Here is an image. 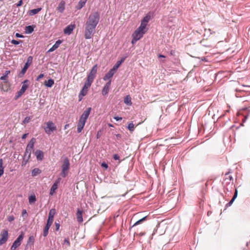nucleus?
<instances>
[{"mask_svg": "<svg viewBox=\"0 0 250 250\" xmlns=\"http://www.w3.org/2000/svg\"><path fill=\"white\" fill-rule=\"evenodd\" d=\"M99 20L100 14L98 12H95L90 14L85 23L84 37L86 39L92 38Z\"/></svg>", "mask_w": 250, "mask_h": 250, "instance_id": "1", "label": "nucleus"}, {"mask_svg": "<svg viewBox=\"0 0 250 250\" xmlns=\"http://www.w3.org/2000/svg\"><path fill=\"white\" fill-rule=\"evenodd\" d=\"M97 71V64H95L92 68L90 73L87 76L86 81L84 83V84L81 90L79 95V101H81L83 97L85 96L87 93L88 89L91 86L94 78L96 77V75Z\"/></svg>", "mask_w": 250, "mask_h": 250, "instance_id": "2", "label": "nucleus"}, {"mask_svg": "<svg viewBox=\"0 0 250 250\" xmlns=\"http://www.w3.org/2000/svg\"><path fill=\"white\" fill-rule=\"evenodd\" d=\"M91 110V108L88 107L84 111L80 117L77 125V132L78 133H80L82 131L83 127L84 126L86 121L89 117Z\"/></svg>", "mask_w": 250, "mask_h": 250, "instance_id": "3", "label": "nucleus"}, {"mask_svg": "<svg viewBox=\"0 0 250 250\" xmlns=\"http://www.w3.org/2000/svg\"><path fill=\"white\" fill-rule=\"evenodd\" d=\"M45 132L50 135L51 133L57 130V126L55 124L51 121L45 122L42 126Z\"/></svg>", "mask_w": 250, "mask_h": 250, "instance_id": "4", "label": "nucleus"}, {"mask_svg": "<svg viewBox=\"0 0 250 250\" xmlns=\"http://www.w3.org/2000/svg\"><path fill=\"white\" fill-rule=\"evenodd\" d=\"M70 167V163L67 158H65L62 161V171L61 175L62 177H65L68 174V171Z\"/></svg>", "mask_w": 250, "mask_h": 250, "instance_id": "5", "label": "nucleus"}, {"mask_svg": "<svg viewBox=\"0 0 250 250\" xmlns=\"http://www.w3.org/2000/svg\"><path fill=\"white\" fill-rule=\"evenodd\" d=\"M28 81L27 80H24L22 83V86L21 89L17 93L14 99L17 100L18 99L26 90L28 87Z\"/></svg>", "mask_w": 250, "mask_h": 250, "instance_id": "6", "label": "nucleus"}, {"mask_svg": "<svg viewBox=\"0 0 250 250\" xmlns=\"http://www.w3.org/2000/svg\"><path fill=\"white\" fill-rule=\"evenodd\" d=\"M145 33V32H141L136 29L132 35V40L131 41V43L133 44L135 43L137 41L139 40L143 37Z\"/></svg>", "mask_w": 250, "mask_h": 250, "instance_id": "7", "label": "nucleus"}, {"mask_svg": "<svg viewBox=\"0 0 250 250\" xmlns=\"http://www.w3.org/2000/svg\"><path fill=\"white\" fill-rule=\"evenodd\" d=\"M23 238V234L22 233L16 239V240L13 243L12 246L11 247V250H15L18 247H19L21 244V242Z\"/></svg>", "mask_w": 250, "mask_h": 250, "instance_id": "8", "label": "nucleus"}, {"mask_svg": "<svg viewBox=\"0 0 250 250\" xmlns=\"http://www.w3.org/2000/svg\"><path fill=\"white\" fill-rule=\"evenodd\" d=\"M1 238L0 239V245L5 243L8 239V232L6 230H2L0 233Z\"/></svg>", "mask_w": 250, "mask_h": 250, "instance_id": "9", "label": "nucleus"}, {"mask_svg": "<svg viewBox=\"0 0 250 250\" xmlns=\"http://www.w3.org/2000/svg\"><path fill=\"white\" fill-rule=\"evenodd\" d=\"M32 57L31 56H29L27 58V62L25 63L24 67H23V68L22 69V70L21 71V73H22V74L23 75L25 74L27 69L28 68L29 65H30V64L32 62Z\"/></svg>", "mask_w": 250, "mask_h": 250, "instance_id": "10", "label": "nucleus"}, {"mask_svg": "<svg viewBox=\"0 0 250 250\" xmlns=\"http://www.w3.org/2000/svg\"><path fill=\"white\" fill-rule=\"evenodd\" d=\"M111 83V81L109 80L104 85V87L102 89V91L103 95L105 96L108 94V93L109 91Z\"/></svg>", "mask_w": 250, "mask_h": 250, "instance_id": "11", "label": "nucleus"}, {"mask_svg": "<svg viewBox=\"0 0 250 250\" xmlns=\"http://www.w3.org/2000/svg\"><path fill=\"white\" fill-rule=\"evenodd\" d=\"M115 72H116L111 68L104 77L103 80L104 81L111 80V78L113 76Z\"/></svg>", "mask_w": 250, "mask_h": 250, "instance_id": "12", "label": "nucleus"}, {"mask_svg": "<svg viewBox=\"0 0 250 250\" xmlns=\"http://www.w3.org/2000/svg\"><path fill=\"white\" fill-rule=\"evenodd\" d=\"M75 27V24H70L67 26L63 30V32L65 34L70 35L71 34L73 30Z\"/></svg>", "mask_w": 250, "mask_h": 250, "instance_id": "13", "label": "nucleus"}, {"mask_svg": "<svg viewBox=\"0 0 250 250\" xmlns=\"http://www.w3.org/2000/svg\"><path fill=\"white\" fill-rule=\"evenodd\" d=\"M4 83H5V84H3L2 83L0 84V89L2 91H3L4 92H7L10 89V85L8 83L7 81H4Z\"/></svg>", "mask_w": 250, "mask_h": 250, "instance_id": "14", "label": "nucleus"}, {"mask_svg": "<svg viewBox=\"0 0 250 250\" xmlns=\"http://www.w3.org/2000/svg\"><path fill=\"white\" fill-rule=\"evenodd\" d=\"M83 211L81 210L80 209L78 208L77 213H76V218L77 219V221L79 223H82L83 222Z\"/></svg>", "mask_w": 250, "mask_h": 250, "instance_id": "15", "label": "nucleus"}, {"mask_svg": "<svg viewBox=\"0 0 250 250\" xmlns=\"http://www.w3.org/2000/svg\"><path fill=\"white\" fill-rule=\"evenodd\" d=\"M62 42V41L60 40H59L57 41H56L55 43L52 46V47L51 48H50L49 49L48 52H53L54 50H55L56 49H57L59 47V46H60V45L61 44Z\"/></svg>", "mask_w": 250, "mask_h": 250, "instance_id": "16", "label": "nucleus"}, {"mask_svg": "<svg viewBox=\"0 0 250 250\" xmlns=\"http://www.w3.org/2000/svg\"><path fill=\"white\" fill-rule=\"evenodd\" d=\"M59 183L58 181H56L52 185L50 191V194L51 195H53L55 192L56 190L58 188Z\"/></svg>", "mask_w": 250, "mask_h": 250, "instance_id": "17", "label": "nucleus"}, {"mask_svg": "<svg viewBox=\"0 0 250 250\" xmlns=\"http://www.w3.org/2000/svg\"><path fill=\"white\" fill-rule=\"evenodd\" d=\"M35 155L37 160H42L43 158V153L40 150H37L35 152Z\"/></svg>", "mask_w": 250, "mask_h": 250, "instance_id": "18", "label": "nucleus"}, {"mask_svg": "<svg viewBox=\"0 0 250 250\" xmlns=\"http://www.w3.org/2000/svg\"><path fill=\"white\" fill-rule=\"evenodd\" d=\"M57 9L58 10V11H59L61 13H62L65 9V2L63 0H62L60 2Z\"/></svg>", "mask_w": 250, "mask_h": 250, "instance_id": "19", "label": "nucleus"}, {"mask_svg": "<svg viewBox=\"0 0 250 250\" xmlns=\"http://www.w3.org/2000/svg\"><path fill=\"white\" fill-rule=\"evenodd\" d=\"M237 194H238V191H237V190L236 189H235V193L234 194V195L232 197V198L231 199V200L226 204V207L227 208L228 207H230L232 204V203H233L234 201L235 200V199L236 198V197H237Z\"/></svg>", "mask_w": 250, "mask_h": 250, "instance_id": "20", "label": "nucleus"}, {"mask_svg": "<svg viewBox=\"0 0 250 250\" xmlns=\"http://www.w3.org/2000/svg\"><path fill=\"white\" fill-rule=\"evenodd\" d=\"M35 142L36 139L35 138H33L32 139H31V140L30 141L29 143H28L26 146L27 149H31V150H32Z\"/></svg>", "mask_w": 250, "mask_h": 250, "instance_id": "21", "label": "nucleus"}, {"mask_svg": "<svg viewBox=\"0 0 250 250\" xmlns=\"http://www.w3.org/2000/svg\"><path fill=\"white\" fill-rule=\"evenodd\" d=\"M41 10L42 8H38L37 9H32L29 11L28 14L30 16H33L37 14L38 12L41 11Z\"/></svg>", "mask_w": 250, "mask_h": 250, "instance_id": "22", "label": "nucleus"}, {"mask_svg": "<svg viewBox=\"0 0 250 250\" xmlns=\"http://www.w3.org/2000/svg\"><path fill=\"white\" fill-rule=\"evenodd\" d=\"M54 84V81L51 79L44 82V85L48 87H51Z\"/></svg>", "mask_w": 250, "mask_h": 250, "instance_id": "23", "label": "nucleus"}, {"mask_svg": "<svg viewBox=\"0 0 250 250\" xmlns=\"http://www.w3.org/2000/svg\"><path fill=\"white\" fill-rule=\"evenodd\" d=\"M86 1L87 0H80L77 6H76L77 9H80L83 7L84 6Z\"/></svg>", "mask_w": 250, "mask_h": 250, "instance_id": "24", "label": "nucleus"}, {"mask_svg": "<svg viewBox=\"0 0 250 250\" xmlns=\"http://www.w3.org/2000/svg\"><path fill=\"white\" fill-rule=\"evenodd\" d=\"M124 103L126 104L131 105L132 104L131 98L129 95H127L124 99Z\"/></svg>", "mask_w": 250, "mask_h": 250, "instance_id": "25", "label": "nucleus"}, {"mask_svg": "<svg viewBox=\"0 0 250 250\" xmlns=\"http://www.w3.org/2000/svg\"><path fill=\"white\" fill-rule=\"evenodd\" d=\"M146 25H147L146 24L141 22L140 26L137 29L141 32H146L145 29H146Z\"/></svg>", "mask_w": 250, "mask_h": 250, "instance_id": "26", "label": "nucleus"}, {"mask_svg": "<svg viewBox=\"0 0 250 250\" xmlns=\"http://www.w3.org/2000/svg\"><path fill=\"white\" fill-rule=\"evenodd\" d=\"M10 71L6 70L5 72L4 75L3 76H1L0 78V79L1 80L4 81V82L6 81H7L8 75V74H10Z\"/></svg>", "mask_w": 250, "mask_h": 250, "instance_id": "27", "label": "nucleus"}, {"mask_svg": "<svg viewBox=\"0 0 250 250\" xmlns=\"http://www.w3.org/2000/svg\"><path fill=\"white\" fill-rule=\"evenodd\" d=\"M4 173V167H3V160L0 159V176H1Z\"/></svg>", "mask_w": 250, "mask_h": 250, "instance_id": "28", "label": "nucleus"}, {"mask_svg": "<svg viewBox=\"0 0 250 250\" xmlns=\"http://www.w3.org/2000/svg\"><path fill=\"white\" fill-rule=\"evenodd\" d=\"M56 214V209L55 208H52L50 210L48 217L52 218L54 219V217L55 214Z\"/></svg>", "mask_w": 250, "mask_h": 250, "instance_id": "29", "label": "nucleus"}, {"mask_svg": "<svg viewBox=\"0 0 250 250\" xmlns=\"http://www.w3.org/2000/svg\"><path fill=\"white\" fill-rule=\"evenodd\" d=\"M51 226L46 225L45 227L43 229V235L45 237L48 233V230Z\"/></svg>", "mask_w": 250, "mask_h": 250, "instance_id": "30", "label": "nucleus"}, {"mask_svg": "<svg viewBox=\"0 0 250 250\" xmlns=\"http://www.w3.org/2000/svg\"><path fill=\"white\" fill-rule=\"evenodd\" d=\"M36 201V196L34 195H31L29 197V203L30 204L34 203Z\"/></svg>", "mask_w": 250, "mask_h": 250, "instance_id": "31", "label": "nucleus"}, {"mask_svg": "<svg viewBox=\"0 0 250 250\" xmlns=\"http://www.w3.org/2000/svg\"><path fill=\"white\" fill-rule=\"evenodd\" d=\"M146 216H145L143 218H142V219L138 220L136 223H135L134 224V225L131 227L132 228V227H134L141 223H142L143 221H145L146 220Z\"/></svg>", "mask_w": 250, "mask_h": 250, "instance_id": "32", "label": "nucleus"}, {"mask_svg": "<svg viewBox=\"0 0 250 250\" xmlns=\"http://www.w3.org/2000/svg\"><path fill=\"white\" fill-rule=\"evenodd\" d=\"M122 63V61H118L117 63L113 66L112 67V69L114 70L115 72H116L118 68L119 67L120 65Z\"/></svg>", "mask_w": 250, "mask_h": 250, "instance_id": "33", "label": "nucleus"}, {"mask_svg": "<svg viewBox=\"0 0 250 250\" xmlns=\"http://www.w3.org/2000/svg\"><path fill=\"white\" fill-rule=\"evenodd\" d=\"M41 173V170L39 168H34L32 171V174L33 176H36V175L40 174Z\"/></svg>", "mask_w": 250, "mask_h": 250, "instance_id": "34", "label": "nucleus"}, {"mask_svg": "<svg viewBox=\"0 0 250 250\" xmlns=\"http://www.w3.org/2000/svg\"><path fill=\"white\" fill-rule=\"evenodd\" d=\"M150 20V17L149 16H145L143 20L141 21L142 22H144V23H146L147 24V22Z\"/></svg>", "mask_w": 250, "mask_h": 250, "instance_id": "35", "label": "nucleus"}, {"mask_svg": "<svg viewBox=\"0 0 250 250\" xmlns=\"http://www.w3.org/2000/svg\"><path fill=\"white\" fill-rule=\"evenodd\" d=\"M33 28L31 26H27L26 27V32L31 33L33 31Z\"/></svg>", "mask_w": 250, "mask_h": 250, "instance_id": "36", "label": "nucleus"}, {"mask_svg": "<svg viewBox=\"0 0 250 250\" xmlns=\"http://www.w3.org/2000/svg\"><path fill=\"white\" fill-rule=\"evenodd\" d=\"M127 128L130 131H133L134 130V125L132 123H130L128 125Z\"/></svg>", "mask_w": 250, "mask_h": 250, "instance_id": "37", "label": "nucleus"}, {"mask_svg": "<svg viewBox=\"0 0 250 250\" xmlns=\"http://www.w3.org/2000/svg\"><path fill=\"white\" fill-rule=\"evenodd\" d=\"M32 150L31 149H27V148H26V150L24 153V155L26 156L28 155V159L30 157V155L31 154Z\"/></svg>", "mask_w": 250, "mask_h": 250, "instance_id": "38", "label": "nucleus"}, {"mask_svg": "<svg viewBox=\"0 0 250 250\" xmlns=\"http://www.w3.org/2000/svg\"><path fill=\"white\" fill-rule=\"evenodd\" d=\"M53 218L48 217L47 223L46 225L51 226L53 223Z\"/></svg>", "mask_w": 250, "mask_h": 250, "instance_id": "39", "label": "nucleus"}, {"mask_svg": "<svg viewBox=\"0 0 250 250\" xmlns=\"http://www.w3.org/2000/svg\"><path fill=\"white\" fill-rule=\"evenodd\" d=\"M30 120H31V118L30 117H26V118H25V119L23 121V123L24 124H27L30 122Z\"/></svg>", "mask_w": 250, "mask_h": 250, "instance_id": "40", "label": "nucleus"}, {"mask_svg": "<svg viewBox=\"0 0 250 250\" xmlns=\"http://www.w3.org/2000/svg\"><path fill=\"white\" fill-rule=\"evenodd\" d=\"M20 42H21V41H18L15 40H12L11 41V43L15 45L19 44Z\"/></svg>", "mask_w": 250, "mask_h": 250, "instance_id": "41", "label": "nucleus"}, {"mask_svg": "<svg viewBox=\"0 0 250 250\" xmlns=\"http://www.w3.org/2000/svg\"><path fill=\"white\" fill-rule=\"evenodd\" d=\"M44 77L43 74H40L36 79V81H39L40 79H42Z\"/></svg>", "mask_w": 250, "mask_h": 250, "instance_id": "42", "label": "nucleus"}, {"mask_svg": "<svg viewBox=\"0 0 250 250\" xmlns=\"http://www.w3.org/2000/svg\"><path fill=\"white\" fill-rule=\"evenodd\" d=\"M64 244H66L67 245V246H68V247L70 246V244L68 238L65 239V240L64 241Z\"/></svg>", "mask_w": 250, "mask_h": 250, "instance_id": "43", "label": "nucleus"}, {"mask_svg": "<svg viewBox=\"0 0 250 250\" xmlns=\"http://www.w3.org/2000/svg\"><path fill=\"white\" fill-rule=\"evenodd\" d=\"M7 220L9 222H11L14 220V217L13 216H9L7 218Z\"/></svg>", "mask_w": 250, "mask_h": 250, "instance_id": "44", "label": "nucleus"}, {"mask_svg": "<svg viewBox=\"0 0 250 250\" xmlns=\"http://www.w3.org/2000/svg\"><path fill=\"white\" fill-rule=\"evenodd\" d=\"M120 157L118 154H114L113 155V159L115 160H119Z\"/></svg>", "mask_w": 250, "mask_h": 250, "instance_id": "45", "label": "nucleus"}, {"mask_svg": "<svg viewBox=\"0 0 250 250\" xmlns=\"http://www.w3.org/2000/svg\"><path fill=\"white\" fill-rule=\"evenodd\" d=\"M22 0H20L17 4H16V5L17 7H19V6H21L22 4Z\"/></svg>", "mask_w": 250, "mask_h": 250, "instance_id": "46", "label": "nucleus"}, {"mask_svg": "<svg viewBox=\"0 0 250 250\" xmlns=\"http://www.w3.org/2000/svg\"><path fill=\"white\" fill-rule=\"evenodd\" d=\"M56 230H58L59 229L60 225L59 223H55Z\"/></svg>", "mask_w": 250, "mask_h": 250, "instance_id": "47", "label": "nucleus"}, {"mask_svg": "<svg viewBox=\"0 0 250 250\" xmlns=\"http://www.w3.org/2000/svg\"><path fill=\"white\" fill-rule=\"evenodd\" d=\"M114 119L115 120H116V121H120V120H122V117H117V116H116V117H114Z\"/></svg>", "mask_w": 250, "mask_h": 250, "instance_id": "48", "label": "nucleus"}, {"mask_svg": "<svg viewBox=\"0 0 250 250\" xmlns=\"http://www.w3.org/2000/svg\"><path fill=\"white\" fill-rule=\"evenodd\" d=\"M102 167H105V168H107L108 167V166L105 163H102Z\"/></svg>", "mask_w": 250, "mask_h": 250, "instance_id": "49", "label": "nucleus"}, {"mask_svg": "<svg viewBox=\"0 0 250 250\" xmlns=\"http://www.w3.org/2000/svg\"><path fill=\"white\" fill-rule=\"evenodd\" d=\"M34 241V237L33 236H30L29 238V240H28V243L30 241H32L33 242Z\"/></svg>", "mask_w": 250, "mask_h": 250, "instance_id": "50", "label": "nucleus"}, {"mask_svg": "<svg viewBox=\"0 0 250 250\" xmlns=\"http://www.w3.org/2000/svg\"><path fill=\"white\" fill-rule=\"evenodd\" d=\"M16 36L17 37H18V38H22V37H23V36L21 35V34H20L19 33H16Z\"/></svg>", "mask_w": 250, "mask_h": 250, "instance_id": "51", "label": "nucleus"}, {"mask_svg": "<svg viewBox=\"0 0 250 250\" xmlns=\"http://www.w3.org/2000/svg\"><path fill=\"white\" fill-rule=\"evenodd\" d=\"M225 176H226V179H227L228 177L229 178L230 180H231V179H232V177H231V176H230V175H229L228 174H227H227H226Z\"/></svg>", "mask_w": 250, "mask_h": 250, "instance_id": "52", "label": "nucleus"}, {"mask_svg": "<svg viewBox=\"0 0 250 250\" xmlns=\"http://www.w3.org/2000/svg\"><path fill=\"white\" fill-rule=\"evenodd\" d=\"M28 134L27 133H25V134H24L22 136V139H24L26 138V137H27Z\"/></svg>", "mask_w": 250, "mask_h": 250, "instance_id": "53", "label": "nucleus"}, {"mask_svg": "<svg viewBox=\"0 0 250 250\" xmlns=\"http://www.w3.org/2000/svg\"><path fill=\"white\" fill-rule=\"evenodd\" d=\"M27 213L26 210L25 209H23L22 212V214L23 216L24 214H26Z\"/></svg>", "mask_w": 250, "mask_h": 250, "instance_id": "54", "label": "nucleus"}, {"mask_svg": "<svg viewBox=\"0 0 250 250\" xmlns=\"http://www.w3.org/2000/svg\"><path fill=\"white\" fill-rule=\"evenodd\" d=\"M69 127V125L66 124L64 125V129H66Z\"/></svg>", "mask_w": 250, "mask_h": 250, "instance_id": "55", "label": "nucleus"}, {"mask_svg": "<svg viewBox=\"0 0 250 250\" xmlns=\"http://www.w3.org/2000/svg\"><path fill=\"white\" fill-rule=\"evenodd\" d=\"M158 57H159V58H165V56H164V55H161V54H160V55H158Z\"/></svg>", "mask_w": 250, "mask_h": 250, "instance_id": "56", "label": "nucleus"}, {"mask_svg": "<svg viewBox=\"0 0 250 250\" xmlns=\"http://www.w3.org/2000/svg\"><path fill=\"white\" fill-rule=\"evenodd\" d=\"M145 232H141L139 234V235H141V236H143L144 235H145Z\"/></svg>", "mask_w": 250, "mask_h": 250, "instance_id": "57", "label": "nucleus"}, {"mask_svg": "<svg viewBox=\"0 0 250 250\" xmlns=\"http://www.w3.org/2000/svg\"><path fill=\"white\" fill-rule=\"evenodd\" d=\"M26 161H25V162H23L22 163L21 166H24L26 165Z\"/></svg>", "mask_w": 250, "mask_h": 250, "instance_id": "58", "label": "nucleus"}, {"mask_svg": "<svg viewBox=\"0 0 250 250\" xmlns=\"http://www.w3.org/2000/svg\"><path fill=\"white\" fill-rule=\"evenodd\" d=\"M174 53V51L171 50V51H170V54H171V55H173Z\"/></svg>", "mask_w": 250, "mask_h": 250, "instance_id": "59", "label": "nucleus"}, {"mask_svg": "<svg viewBox=\"0 0 250 250\" xmlns=\"http://www.w3.org/2000/svg\"><path fill=\"white\" fill-rule=\"evenodd\" d=\"M108 125H109V126H110V127H112L113 126V125L111 124H109Z\"/></svg>", "mask_w": 250, "mask_h": 250, "instance_id": "60", "label": "nucleus"}, {"mask_svg": "<svg viewBox=\"0 0 250 250\" xmlns=\"http://www.w3.org/2000/svg\"><path fill=\"white\" fill-rule=\"evenodd\" d=\"M120 61H122V63L124 61V59H122Z\"/></svg>", "mask_w": 250, "mask_h": 250, "instance_id": "61", "label": "nucleus"}, {"mask_svg": "<svg viewBox=\"0 0 250 250\" xmlns=\"http://www.w3.org/2000/svg\"><path fill=\"white\" fill-rule=\"evenodd\" d=\"M99 133H98V134H97V138H99Z\"/></svg>", "mask_w": 250, "mask_h": 250, "instance_id": "62", "label": "nucleus"}, {"mask_svg": "<svg viewBox=\"0 0 250 250\" xmlns=\"http://www.w3.org/2000/svg\"><path fill=\"white\" fill-rule=\"evenodd\" d=\"M3 0H0V1H3Z\"/></svg>", "mask_w": 250, "mask_h": 250, "instance_id": "63", "label": "nucleus"}]
</instances>
